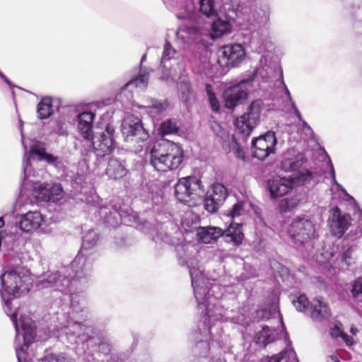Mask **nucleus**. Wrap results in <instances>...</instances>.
<instances>
[{
  "label": "nucleus",
  "mask_w": 362,
  "mask_h": 362,
  "mask_svg": "<svg viewBox=\"0 0 362 362\" xmlns=\"http://www.w3.org/2000/svg\"><path fill=\"white\" fill-rule=\"evenodd\" d=\"M91 267L84 265L83 255L78 254L70 267L64 269L63 273L50 272L42 273L37 276L35 286L38 289L54 288L61 293L69 295L70 310L67 318L64 315L62 332L67 336L79 337L88 335L90 327L87 321L90 313L87 308V300L83 288L84 276L88 275Z\"/></svg>",
  "instance_id": "nucleus-1"
},
{
  "label": "nucleus",
  "mask_w": 362,
  "mask_h": 362,
  "mask_svg": "<svg viewBox=\"0 0 362 362\" xmlns=\"http://www.w3.org/2000/svg\"><path fill=\"white\" fill-rule=\"evenodd\" d=\"M179 262L181 265H186L189 269L198 309L204 315L202 328L199 327V336L196 337L197 343H204L209 347L215 341L218 346H221L222 322L230 321L234 324H241L244 320L243 315L235 316L233 310L224 309L219 296H214L216 290L219 289L218 285L206 279L194 257L179 254Z\"/></svg>",
  "instance_id": "nucleus-2"
},
{
  "label": "nucleus",
  "mask_w": 362,
  "mask_h": 362,
  "mask_svg": "<svg viewBox=\"0 0 362 362\" xmlns=\"http://www.w3.org/2000/svg\"><path fill=\"white\" fill-rule=\"evenodd\" d=\"M279 70L277 63L271 62L267 56H262L259 59V66L256 69L251 76L243 79L238 83L229 87L223 92L225 106L231 109L242 104L247 98L251 83L255 77L259 76L262 78L272 77Z\"/></svg>",
  "instance_id": "nucleus-3"
},
{
  "label": "nucleus",
  "mask_w": 362,
  "mask_h": 362,
  "mask_svg": "<svg viewBox=\"0 0 362 362\" xmlns=\"http://www.w3.org/2000/svg\"><path fill=\"white\" fill-rule=\"evenodd\" d=\"M231 29L228 21L218 18L212 23H204L203 25H182L176 32L178 39L186 45L202 44L205 45L208 37L212 39L221 37L228 34Z\"/></svg>",
  "instance_id": "nucleus-4"
},
{
  "label": "nucleus",
  "mask_w": 362,
  "mask_h": 362,
  "mask_svg": "<svg viewBox=\"0 0 362 362\" xmlns=\"http://www.w3.org/2000/svg\"><path fill=\"white\" fill-rule=\"evenodd\" d=\"M183 158L182 148L168 140L155 143L148 156L150 165L160 172L177 169L182 163Z\"/></svg>",
  "instance_id": "nucleus-5"
},
{
  "label": "nucleus",
  "mask_w": 362,
  "mask_h": 362,
  "mask_svg": "<svg viewBox=\"0 0 362 362\" xmlns=\"http://www.w3.org/2000/svg\"><path fill=\"white\" fill-rule=\"evenodd\" d=\"M33 286L30 271L23 267H7L0 276V291L15 298L28 293Z\"/></svg>",
  "instance_id": "nucleus-6"
},
{
  "label": "nucleus",
  "mask_w": 362,
  "mask_h": 362,
  "mask_svg": "<svg viewBox=\"0 0 362 362\" xmlns=\"http://www.w3.org/2000/svg\"><path fill=\"white\" fill-rule=\"evenodd\" d=\"M5 312L10 316L11 320L14 325L16 331V354L18 362L25 359V349L34 340L36 332L35 325L30 317L26 315L21 316L19 322L17 320L16 313H11V302L10 299H5Z\"/></svg>",
  "instance_id": "nucleus-7"
},
{
  "label": "nucleus",
  "mask_w": 362,
  "mask_h": 362,
  "mask_svg": "<svg viewBox=\"0 0 362 362\" xmlns=\"http://www.w3.org/2000/svg\"><path fill=\"white\" fill-rule=\"evenodd\" d=\"M42 160H45L57 169L64 168L63 161L59 157L47 153L45 149H37L32 147L28 153H25V158L23 161L24 182L29 180L30 177L40 178L43 177V175L45 173L44 171L35 170L33 168L37 161Z\"/></svg>",
  "instance_id": "nucleus-8"
},
{
  "label": "nucleus",
  "mask_w": 362,
  "mask_h": 362,
  "mask_svg": "<svg viewBox=\"0 0 362 362\" xmlns=\"http://www.w3.org/2000/svg\"><path fill=\"white\" fill-rule=\"evenodd\" d=\"M204 194L202 182L196 177H182L175 186V195L177 200L189 206H195L202 201Z\"/></svg>",
  "instance_id": "nucleus-9"
},
{
  "label": "nucleus",
  "mask_w": 362,
  "mask_h": 362,
  "mask_svg": "<svg viewBox=\"0 0 362 362\" xmlns=\"http://www.w3.org/2000/svg\"><path fill=\"white\" fill-rule=\"evenodd\" d=\"M197 235L198 240L205 244L223 237L226 242L232 243L234 245L241 244L244 238L241 224L233 223L225 230L218 227L200 228Z\"/></svg>",
  "instance_id": "nucleus-10"
},
{
  "label": "nucleus",
  "mask_w": 362,
  "mask_h": 362,
  "mask_svg": "<svg viewBox=\"0 0 362 362\" xmlns=\"http://www.w3.org/2000/svg\"><path fill=\"white\" fill-rule=\"evenodd\" d=\"M288 234L296 247H313V242L317 238L315 225L305 217H298L292 221Z\"/></svg>",
  "instance_id": "nucleus-11"
},
{
  "label": "nucleus",
  "mask_w": 362,
  "mask_h": 362,
  "mask_svg": "<svg viewBox=\"0 0 362 362\" xmlns=\"http://www.w3.org/2000/svg\"><path fill=\"white\" fill-rule=\"evenodd\" d=\"M198 2V10H197L194 3L188 1L185 7L177 13V18L189 20L185 25H199L204 21L202 16L207 18L217 16L214 0H199Z\"/></svg>",
  "instance_id": "nucleus-12"
},
{
  "label": "nucleus",
  "mask_w": 362,
  "mask_h": 362,
  "mask_svg": "<svg viewBox=\"0 0 362 362\" xmlns=\"http://www.w3.org/2000/svg\"><path fill=\"white\" fill-rule=\"evenodd\" d=\"M177 51L169 41H165L160 58V78L163 81H176L185 72L184 65L180 63L177 56Z\"/></svg>",
  "instance_id": "nucleus-13"
},
{
  "label": "nucleus",
  "mask_w": 362,
  "mask_h": 362,
  "mask_svg": "<svg viewBox=\"0 0 362 362\" xmlns=\"http://www.w3.org/2000/svg\"><path fill=\"white\" fill-rule=\"evenodd\" d=\"M103 221L112 227H116L120 223L130 226L137 219L136 214L127 205L119 208L115 206H101L98 211Z\"/></svg>",
  "instance_id": "nucleus-14"
},
{
  "label": "nucleus",
  "mask_w": 362,
  "mask_h": 362,
  "mask_svg": "<svg viewBox=\"0 0 362 362\" xmlns=\"http://www.w3.org/2000/svg\"><path fill=\"white\" fill-rule=\"evenodd\" d=\"M25 187L30 185L33 188V195L39 202H56L62 197V188L60 185L55 183H42L39 178L30 177L29 180L24 182Z\"/></svg>",
  "instance_id": "nucleus-15"
},
{
  "label": "nucleus",
  "mask_w": 362,
  "mask_h": 362,
  "mask_svg": "<svg viewBox=\"0 0 362 362\" xmlns=\"http://www.w3.org/2000/svg\"><path fill=\"white\" fill-rule=\"evenodd\" d=\"M217 63L222 68L237 67L246 57L245 47L239 43H231L221 47L217 52Z\"/></svg>",
  "instance_id": "nucleus-16"
},
{
  "label": "nucleus",
  "mask_w": 362,
  "mask_h": 362,
  "mask_svg": "<svg viewBox=\"0 0 362 362\" xmlns=\"http://www.w3.org/2000/svg\"><path fill=\"white\" fill-rule=\"evenodd\" d=\"M115 132L114 126L107 124L104 130L93 134V139L88 142L92 148V151L97 157H104L113 151L115 148Z\"/></svg>",
  "instance_id": "nucleus-17"
},
{
  "label": "nucleus",
  "mask_w": 362,
  "mask_h": 362,
  "mask_svg": "<svg viewBox=\"0 0 362 362\" xmlns=\"http://www.w3.org/2000/svg\"><path fill=\"white\" fill-rule=\"evenodd\" d=\"M261 112L262 102H252L247 111L236 119L235 127L239 133L246 136H250L259 122Z\"/></svg>",
  "instance_id": "nucleus-18"
},
{
  "label": "nucleus",
  "mask_w": 362,
  "mask_h": 362,
  "mask_svg": "<svg viewBox=\"0 0 362 362\" xmlns=\"http://www.w3.org/2000/svg\"><path fill=\"white\" fill-rule=\"evenodd\" d=\"M122 132L127 141H145L148 132L144 129L141 119L134 116L127 117L122 124Z\"/></svg>",
  "instance_id": "nucleus-19"
},
{
  "label": "nucleus",
  "mask_w": 362,
  "mask_h": 362,
  "mask_svg": "<svg viewBox=\"0 0 362 362\" xmlns=\"http://www.w3.org/2000/svg\"><path fill=\"white\" fill-rule=\"evenodd\" d=\"M276 145V139L274 132H268L265 134L252 139L253 156L259 160H264L271 153H274Z\"/></svg>",
  "instance_id": "nucleus-20"
},
{
  "label": "nucleus",
  "mask_w": 362,
  "mask_h": 362,
  "mask_svg": "<svg viewBox=\"0 0 362 362\" xmlns=\"http://www.w3.org/2000/svg\"><path fill=\"white\" fill-rule=\"evenodd\" d=\"M248 8L243 5H238L237 6L235 12L236 16L235 21L238 23L243 24V23L247 22L252 25L255 22L257 24L263 25L269 22L270 10L267 6L264 5L261 6L259 10L256 11L252 16L248 13Z\"/></svg>",
  "instance_id": "nucleus-21"
},
{
  "label": "nucleus",
  "mask_w": 362,
  "mask_h": 362,
  "mask_svg": "<svg viewBox=\"0 0 362 362\" xmlns=\"http://www.w3.org/2000/svg\"><path fill=\"white\" fill-rule=\"evenodd\" d=\"M18 223L20 228L26 233L37 231L40 233H48L51 230L47 221L38 211H28L21 217Z\"/></svg>",
  "instance_id": "nucleus-22"
},
{
  "label": "nucleus",
  "mask_w": 362,
  "mask_h": 362,
  "mask_svg": "<svg viewBox=\"0 0 362 362\" xmlns=\"http://www.w3.org/2000/svg\"><path fill=\"white\" fill-rule=\"evenodd\" d=\"M351 221L349 214L341 211L337 206L333 208L328 220L331 233L341 238L351 226Z\"/></svg>",
  "instance_id": "nucleus-23"
},
{
  "label": "nucleus",
  "mask_w": 362,
  "mask_h": 362,
  "mask_svg": "<svg viewBox=\"0 0 362 362\" xmlns=\"http://www.w3.org/2000/svg\"><path fill=\"white\" fill-rule=\"evenodd\" d=\"M228 195L226 188L220 183L211 186L203 200L204 209L209 213L216 212L222 205Z\"/></svg>",
  "instance_id": "nucleus-24"
},
{
  "label": "nucleus",
  "mask_w": 362,
  "mask_h": 362,
  "mask_svg": "<svg viewBox=\"0 0 362 362\" xmlns=\"http://www.w3.org/2000/svg\"><path fill=\"white\" fill-rule=\"evenodd\" d=\"M305 161V156L303 153L291 148L283 154L281 168L285 172H295L300 168Z\"/></svg>",
  "instance_id": "nucleus-25"
},
{
  "label": "nucleus",
  "mask_w": 362,
  "mask_h": 362,
  "mask_svg": "<svg viewBox=\"0 0 362 362\" xmlns=\"http://www.w3.org/2000/svg\"><path fill=\"white\" fill-rule=\"evenodd\" d=\"M293 185V180L286 177H279L267 182V188L272 199L286 195Z\"/></svg>",
  "instance_id": "nucleus-26"
},
{
  "label": "nucleus",
  "mask_w": 362,
  "mask_h": 362,
  "mask_svg": "<svg viewBox=\"0 0 362 362\" xmlns=\"http://www.w3.org/2000/svg\"><path fill=\"white\" fill-rule=\"evenodd\" d=\"M95 115L90 111H84L79 114L77 117V129L80 135L86 140L90 141L93 139V122Z\"/></svg>",
  "instance_id": "nucleus-27"
},
{
  "label": "nucleus",
  "mask_w": 362,
  "mask_h": 362,
  "mask_svg": "<svg viewBox=\"0 0 362 362\" xmlns=\"http://www.w3.org/2000/svg\"><path fill=\"white\" fill-rule=\"evenodd\" d=\"M308 311L310 317L315 322L326 320L331 315L327 304L320 298H315L310 302Z\"/></svg>",
  "instance_id": "nucleus-28"
},
{
  "label": "nucleus",
  "mask_w": 362,
  "mask_h": 362,
  "mask_svg": "<svg viewBox=\"0 0 362 362\" xmlns=\"http://www.w3.org/2000/svg\"><path fill=\"white\" fill-rule=\"evenodd\" d=\"M149 81V71L147 69H141L139 73L134 76L122 88L119 97L125 95L127 91H132L133 88L144 90L147 88Z\"/></svg>",
  "instance_id": "nucleus-29"
},
{
  "label": "nucleus",
  "mask_w": 362,
  "mask_h": 362,
  "mask_svg": "<svg viewBox=\"0 0 362 362\" xmlns=\"http://www.w3.org/2000/svg\"><path fill=\"white\" fill-rule=\"evenodd\" d=\"M135 105L140 109H144L153 118L164 112L168 107L167 102L154 98H147L142 103H137Z\"/></svg>",
  "instance_id": "nucleus-30"
},
{
  "label": "nucleus",
  "mask_w": 362,
  "mask_h": 362,
  "mask_svg": "<svg viewBox=\"0 0 362 362\" xmlns=\"http://www.w3.org/2000/svg\"><path fill=\"white\" fill-rule=\"evenodd\" d=\"M107 175L112 179H119L127 174V170L124 165L117 158H110L106 169Z\"/></svg>",
  "instance_id": "nucleus-31"
},
{
  "label": "nucleus",
  "mask_w": 362,
  "mask_h": 362,
  "mask_svg": "<svg viewBox=\"0 0 362 362\" xmlns=\"http://www.w3.org/2000/svg\"><path fill=\"white\" fill-rule=\"evenodd\" d=\"M275 329L268 326L262 327L255 337V341L259 346L265 347L268 344L272 342L275 339Z\"/></svg>",
  "instance_id": "nucleus-32"
},
{
  "label": "nucleus",
  "mask_w": 362,
  "mask_h": 362,
  "mask_svg": "<svg viewBox=\"0 0 362 362\" xmlns=\"http://www.w3.org/2000/svg\"><path fill=\"white\" fill-rule=\"evenodd\" d=\"M52 99L50 97L42 98L37 106L38 118L45 119L49 118L53 114Z\"/></svg>",
  "instance_id": "nucleus-33"
},
{
  "label": "nucleus",
  "mask_w": 362,
  "mask_h": 362,
  "mask_svg": "<svg viewBox=\"0 0 362 362\" xmlns=\"http://www.w3.org/2000/svg\"><path fill=\"white\" fill-rule=\"evenodd\" d=\"M178 93L181 100L186 104L190 103L195 98L191 83L186 80L180 81L178 84Z\"/></svg>",
  "instance_id": "nucleus-34"
},
{
  "label": "nucleus",
  "mask_w": 362,
  "mask_h": 362,
  "mask_svg": "<svg viewBox=\"0 0 362 362\" xmlns=\"http://www.w3.org/2000/svg\"><path fill=\"white\" fill-rule=\"evenodd\" d=\"M267 362H298L293 349L283 351L278 354L267 357Z\"/></svg>",
  "instance_id": "nucleus-35"
},
{
  "label": "nucleus",
  "mask_w": 362,
  "mask_h": 362,
  "mask_svg": "<svg viewBox=\"0 0 362 362\" xmlns=\"http://www.w3.org/2000/svg\"><path fill=\"white\" fill-rule=\"evenodd\" d=\"M98 241V235L94 230H89L83 237L81 252L94 247Z\"/></svg>",
  "instance_id": "nucleus-36"
},
{
  "label": "nucleus",
  "mask_w": 362,
  "mask_h": 362,
  "mask_svg": "<svg viewBox=\"0 0 362 362\" xmlns=\"http://www.w3.org/2000/svg\"><path fill=\"white\" fill-rule=\"evenodd\" d=\"M38 362H74V359L63 353L59 354L46 353Z\"/></svg>",
  "instance_id": "nucleus-37"
},
{
  "label": "nucleus",
  "mask_w": 362,
  "mask_h": 362,
  "mask_svg": "<svg viewBox=\"0 0 362 362\" xmlns=\"http://www.w3.org/2000/svg\"><path fill=\"white\" fill-rule=\"evenodd\" d=\"M205 91L213 111L218 112L220 109V103L216 98L214 87L211 84L206 83L205 85Z\"/></svg>",
  "instance_id": "nucleus-38"
},
{
  "label": "nucleus",
  "mask_w": 362,
  "mask_h": 362,
  "mask_svg": "<svg viewBox=\"0 0 362 362\" xmlns=\"http://www.w3.org/2000/svg\"><path fill=\"white\" fill-rule=\"evenodd\" d=\"M291 301L293 306L299 312L308 311L310 305L307 296L304 294L293 298Z\"/></svg>",
  "instance_id": "nucleus-39"
},
{
  "label": "nucleus",
  "mask_w": 362,
  "mask_h": 362,
  "mask_svg": "<svg viewBox=\"0 0 362 362\" xmlns=\"http://www.w3.org/2000/svg\"><path fill=\"white\" fill-rule=\"evenodd\" d=\"M351 293L354 302L362 306V276L354 281Z\"/></svg>",
  "instance_id": "nucleus-40"
},
{
  "label": "nucleus",
  "mask_w": 362,
  "mask_h": 362,
  "mask_svg": "<svg viewBox=\"0 0 362 362\" xmlns=\"http://www.w3.org/2000/svg\"><path fill=\"white\" fill-rule=\"evenodd\" d=\"M160 132L163 135L177 133L178 127L175 121L172 119H167L162 122L160 127Z\"/></svg>",
  "instance_id": "nucleus-41"
},
{
  "label": "nucleus",
  "mask_w": 362,
  "mask_h": 362,
  "mask_svg": "<svg viewBox=\"0 0 362 362\" xmlns=\"http://www.w3.org/2000/svg\"><path fill=\"white\" fill-rule=\"evenodd\" d=\"M245 203L240 202L235 204L233 208L228 211V216L234 219L236 217L240 216L243 211Z\"/></svg>",
  "instance_id": "nucleus-42"
},
{
  "label": "nucleus",
  "mask_w": 362,
  "mask_h": 362,
  "mask_svg": "<svg viewBox=\"0 0 362 362\" xmlns=\"http://www.w3.org/2000/svg\"><path fill=\"white\" fill-rule=\"evenodd\" d=\"M352 252L353 248L351 247H349L340 255L341 262L342 264H344L346 266H349L351 264Z\"/></svg>",
  "instance_id": "nucleus-43"
},
{
  "label": "nucleus",
  "mask_w": 362,
  "mask_h": 362,
  "mask_svg": "<svg viewBox=\"0 0 362 362\" xmlns=\"http://www.w3.org/2000/svg\"><path fill=\"white\" fill-rule=\"evenodd\" d=\"M232 151L238 158L244 159V151L243 148L236 141L233 142Z\"/></svg>",
  "instance_id": "nucleus-44"
},
{
  "label": "nucleus",
  "mask_w": 362,
  "mask_h": 362,
  "mask_svg": "<svg viewBox=\"0 0 362 362\" xmlns=\"http://www.w3.org/2000/svg\"><path fill=\"white\" fill-rule=\"evenodd\" d=\"M321 256H322L323 258L320 259L319 256L317 255V261L322 264L325 262L332 263L334 257V255H333L332 252L328 253L327 252H325V254L321 253Z\"/></svg>",
  "instance_id": "nucleus-45"
},
{
  "label": "nucleus",
  "mask_w": 362,
  "mask_h": 362,
  "mask_svg": "<svg viewBox=\"0 0 362 362\" xmlns=\"http://www.w3.org/2000/svg\"><path fill=\"white\" fill-rule=\"evenodd\" d=\"M98 350L104 355H107L110 352L111 345L108 341H101L98 345Z\"/></svg>",
  "instance_id": "nucleus-46"
},
{
  "label": "nucleus",
  "mask_w": 362,
  "mask_h": 362,
  "mask_svg": "<svg viewBox=\"0 0 362 362\" xmlns=\"http://www.w3.org/2000/svg\"><path fill=\"white\" fill-rule=\"evenodd\" d=\"M343 334L340 327L335 325L334 327L330 328L329 334L332 338L341 337Z\"/></svg>",
  "instance_id": "nucleus-47"
},
{
  "label": "nucleus",
  "mask_w": 362,
  "mask_h": 362,
  "mask_svg": "<svg viewBox=\"0 0 362 362\" xmlns=\"http://www.w3.org/2000/svg\"><path fill=\"white\" fill-rule=\"evenodd\" d=\"M257 32H252V37L250 41V45L252 49H255V50H258L259 48V42L257 40Z\"/></svg>",
  "instance_id": "nucleus-48"
},
{
  "label": "nucleus",
  "mask_w": 362,
  "mask_h": 362,
  "mask_svg": "<svg viewBox=\"0 0 362 362\" xmlns=\"http://www.w3.org/2000/svg\"><path fill=\"white\" fill-rule=\"evenodd\" d=\"M291 105L292 109L293 110V112H294V114L296 115V116L298 118L299 120H302L303 118H302L301 114H300V111L298 110V107H296L295 102H292Z\"/></svg>",
  "instance_id": "nucleus-49"
},
{
  "label": "nucleus",
  "mask_w": 362,
  "mask_h": 362,
  "mask_svg": "<svg viewBox=\"0 0 362 362\" xmlns=\"http://www.w3.org/2000/svg\"><path fill=\"white\" fill-rule=\"evenodd\" d=\"M329 163H330V173H331V175H332V180H333V182L338 187H341V186L340 185H339L336 180V177H335V172H334V167H333V165L331 163V160H329Z\"/></svg>",
  "instance_id": "nucleus-50"
},
{
  "label": "nucleus",
  "mask_w": 362,
  "mask_h": 362,
  "mask_svg": "<svg viewBox=\"0 0 362 362\" xmlns=\"http://www.w3.org/2000/svg\"><path fill=\"white\" fill-rule=\"evenodd\" d=\"M302 174L303 177V181H308L312 179V173L308 170H304V172H303Z\"/></svg>",
  "instance_id": "nucleus-51"
},
{
  "label": "nucleus",
  "mask_w": 362,
  "mask_h": 362,
  "mask_svg": "<svg viewBox=\"0 0 362 362\" xmlns=\"http://www.w3.org/2000/svg\"><path fill=\"white\" fill-rule=\"evenodd\" d=\"M341 338L346 344H351V337L343 332Z\"/></svg>",
  "instance_id": "nucleus-52"
},
{
  "label": "nucleus",
  "mask_w": 362,
  "mask_h": 362,
  "mask_svg": "<svg viewBox=\"0 0 362 362\" xmlns=\"http://www.w3.org/2000/svg\"><path fill=\"white\" fill-rule=\"evenodd\" d=\"M327 362H340L338 356L335 354H332L327 356Z\"/></svg>",
  "instance_id": "nucleus-53"
},
{
  "label": "nucleus",
  "mask_w": 362,
  "mask_h": 362,
  "mask_svg": "<svg viewBox=\"0 0 362 362\" xmlns=\"http://www.w3.org/2000/svg\"><path fill=\"white\" fill-rule=\"evenodd\" d=\"M284 93L286 95L287 98H288V101L290 102V103L291 104L292 102H294L292 99V97H291V95L290 93V91L288 89V88L286 87V84H284Z\"/></svg>",
  "instance_id": "nucleus-54"
},
{
  "label": "nucleus",
  "mask_w": 362,
  "mask_h": 362,
  "mask_svg": "<svg viewBox=\"0 0 362 362\" xmlns=\"http://www.w3.org/2000/svg\"><path fill=\"white\" fill-rule=\"evenodd\" d=\"M300 121L302 122L303 127L304 129L310 131L311 133H313L311 127H310V125L305 121H304L303 119Z\"/></svg>",
  "instance_id": "nucleus-55"
},
{
  "label": "nucleus",
  "mask_w": 362,
  "mask_h": 362,
  "mask_svg": "<svg viewBox=\"0 0 362 362\" xmlns=\"http://www.w3.org/2000/svg\"><path fill=\"white\" fill-rule=\"evenodd\" d=\"M0 77L9 86H11V82L6 77V76L0 71Z\"/></svg>",
  "instance_id": "nucleus-56"
},
{
  "label": "nucleus",
  "mask_w": 362,
  "mask_h": 362,
  "mask_svg": "<svg viewBox=\"0 0 362 362\" xmlns=\"http://www.w3.org/2000/svg\"><path fill=\"white\" fill-rule=\"evenodd\" d=\"M117 356L115 355H112L109 360H107V362H117Z\"/></svg>",
  "instance_id": "nucleus-57"
},
{
  "label": "nucleus",
  "mask_w": 362,
  "mask_h": 362,
  "mask_svg": "<svg viewBox=\"0 0 362 362\" xmlns=\"http://www.w3.org/2000/svg\"><path fill=\"white\" fill-rule=\"evenodd\" d=\"M21 136H22V144H23V146L25 150H26V146L25 145V142H24V137H23V129H21Z\"/></svg>",
  "instance_id": "nucleus-58"
},
{
  "label": "nucleus",
  "mask_w": 362,
  "mask_h": 362,
  "mask_svg": "<svg viewBox=\"0 0 362 362\" xmlns=\"http://www.w3.org/2000/svg\"><path fill=\"white\" fill-rule=\"evenodd\" d=\"M87 360H88V361H94V360H95V358H94V357H93V356H90V355H88V356H87Z\"/></svg>",
  "instance_id": "nucleus-59"
},
{
  "label": "nucleus",
  "mask_w": 362,
  "mask_h": 362,
  "mask_svg": "<svg viewBox=\"0 0 362 362\" xmlns=\"http://www.w3.org/2000/svg\"><path fill=\"white\" fill-rule=\"evenodd\" d=\"M146 54H144L141 59V64H142L146 60Z\"/></svg>",
  "instance_id": "nucleus-60"
},
{
  "label": "nucleus",
  "mask_w": 362,
  "mask_h": 362,
  "mask_svg": "<svg viewBox=\"0 0 362 362\" xmlns=\"http://www.w3.org/2000/svg\"><path fill=\"white\" fill-rule=\"evenodd\" d=\"M132 98V95H130V96H129V97H128V98H127V99H128V100H131V98Z\"/></svg>",
  "instance_id": "nucleus-61"
},
{
  "label": "nucleus",
  "mask_w": 362,
  "mask_h": 362,
  "mask_svg": "<svg viewBox=\"0 0 362 362\" xmlns=\"http://www.w3.org/2000/svg\"><path fill=\"white\" fill-rule=\"evenodd\" d=\"M280 76H281V77H282V72H281V71H280Z\"/></svg>",
  "instance_id": "nucleus-62"
},
{
  "label": "nucleus",
  "mask_w": 362,
  "mask_h": 362,
  "mask_svg": "<svg viewBox=\"0 0 362 362\" xmlns=\"http://www.w3.org/2000/svg\"><path fill=\"white\" fill-rule=\"evenodd\" d=\"M202 362H204V361H202Z\"/></svg>",
  "instance_id": "nucleus-63"
}]
</instances>
